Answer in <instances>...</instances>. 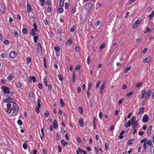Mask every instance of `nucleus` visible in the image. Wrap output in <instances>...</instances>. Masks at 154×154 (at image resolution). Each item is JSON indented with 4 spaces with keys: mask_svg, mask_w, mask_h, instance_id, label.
I'll return each mask as SVG.
<instances>
[{
    "mask_svg": "<svg viewBox=\"0 0 154 154\" xmlns=\"http://www.w3.org/2000/svg\"><path fill=\"white\" fill-rule=\"evenodd\" d=\"M36 78L35 77L30 76L28 78V81L29 83H31L32 81L33 83L36 82Z\"/></svg>",
    "mask_w": 154,
    "mask_h": 154,
    "instance_id": "39448f33",
    "label": "nucleus"
},
{
    "mask_svg": "<svg viewBox=\"0 0 154 154\" xmlns=\"http://www.w3.org/2000/svg\"><path fill=\"white\" fill-rule=\"evenodd\" d=\"M76 140L79 143H81L82 142V140L80 137H77Z\"/></svg>",
    "mask_w": 154,
    "mask_h": 154,
    "instance_id": "0e129e2a",
    "label": "nucleus"
},
{
    "mask_svg": "<svg viewBox=\"0 0 154 154\" xmlns=\"http://www.w3.org/2000/svg\"><path fill=\"white\" fill-rule=\"evenodd\" d=\"M38 39V37L37 35H34L33 39L35 43H37Z\"/></svg>",
    "mask_w": 154,
    "mask_h": 154,
    "instance_id": "ea45409f",
    "label": "nucleus"
},
{
    "mask_svg": "<svg viewBox=\"0 0 154 154\" xmlns=\"http://www.w3.org/2000/svg\"><path fill=\"white\" fill-rule=\"evenodd\" d=\"M49 112L48 111H46L45 112V116L46 118L48 117Z\"/></svg>",
    "mask_w": 154,
    "mask_h": 154,
    "instance_id": "a19ab883",
    "label": "nucleus"
},
{
    "mask_svg": "<svg viewBox=\"0 0 154 154\" xmlns=\"http://www.w3.org/2000/svg\"><path fill=\"white\" fill-rule=\"evenodd\" d=\"M37 49L38 50V52L41 53L42 51V47L41 44L39 42L37 45Z\"/></svg>",
    "mask_w": 154,
    "mask_h": 154,
    "instance_id": "6e6552de",
    "label": "nucleus"
},
{
    "mask_svg": "<svg viewBox=\"0 0 154 154\" xmlns=\"http://www.w3.org/2000/svg\"><path fill=\"white\" fill-rule=\"evenodd\" d=\"M37 105L38 106V107L39 108H41V106L40 104V100L39 98H38L37 100Z\"/></svg>",
    "mask_w": 154,
    "mask_h": 154,
    "instance_id": "e2e57ef3",
    "label": "nucleus"
},
{
    "mask_svg": "<svg viewBox=\"0 0 154 154\" xmlns=\"http://www.w3.org/2000/svg\"><path fill=\"white\" fill-rule=\"evenodd\" d=\"M151 61V58L150 57H148L145 58L144 59V62L147 63H149Z\"/></svg>",
    "mask_w": 154,
    "mask_h": 154,
    "instance_id": "4468645a",
    "label": "nucleus"
},
{
    "mask_svg": "<svg viewBox=\"0 0 154 154\" xmlns=\"http://www.w3.org/2000/svg\"><path fill=\"white\" fill-rule=\"evenodd\" d=\"M92 87V83H89L88 85V87L87 88V91H90Z\"/></svg>",
    "mask_w": 154,
    "mask_h": 154,
    "instance_id": "b1692460",
    "label": "nucleus"
},
{
    "mask_svg": "<svg viewBox=\"0 0 154 154\" xmlns=\"http://www.w3.org/2000/svg\"><path fill=\"white\" fill-rule=\"evenodd\" d=\"M47 79L46 78H45L43 79V82L44 85L45 87L48 86L47 85Z\"/></svg>",
    "mask_w": 154,
    "mask_h": 154,
    "instance_id": "c756f323",
    "label": "nucleus"
},
{
    "mask_svg": "<svg viewBox=\"0 0 154 154\" xmlns=\"http://www.w3.org/2000/svg\"><path fill=\"white\" fill-rule=\"evenodd\" d=\"M143 84V82H139L136 85V87L137 88H138L139 87H141Z\"/></svg>",
    "mask_w": 154,
    "mask_h": 154,
    "instance_id": "a211bd4d",
    "label": "nucleus"
},
{
    "mask_svg": "<svg viewBox=\"0 0 154 154\" xmlns=\"http://www.w3.org/2000/svg\"><path fill=\"white\" fill-rule=\"evenodd\" d=\"M63 11V8H60L58 9V12L60 13H62Z\"/></svg>",
    "mask_w": 154,
    "mask_h": 154,
    "instance_id": "5fc2aeb1",
    "label": "nucleus"
},
{
    "mask_svg": "<svg viewBox=\"0 0 154 154\" xmlns=\"http://www.w3.org/2000/svg\"><path fill=\"white\" fill-rule=\"evenodd\" d=\"M29 97L30 98L32 99L34 97V93L32 91H30L29 93Z\"/></svg>",
    "mask_w": 154,
    "mask_h": 154,
    "instance_id": "e433bc0d",
    "label": "nucleus"
},
{
    "mask_svg": "<svg viewBox=\"0 0 154 154\" xmlns=\"http://www.w3.org/2000/svg\"><path fill=\"white\" fill-rule=\"evenodd\" d=\"M33 26L34 28L31 29L30 31V34L32 36H34L36 34L38 30L37 25L35 23H33Z\"/></svg>",
    "mask_w": 154,
    "mask_h": 154,
    "instance_id": "f03ea898",
    "label": "nucleus"
},
{
    "mask_svg": "<svg viewBox=\"0 0 154 154\" xmlns=\"http://www.w3.org/2000/svg\"><path fill=\"white\" fill-rule=\"evenodd\" d=\"M14 78V77L13 75H10L8 76L7 79H8L9 81H11Z\"/></svg>",
    "mask_w": 154,
    "mask_h": 154,
    "instance_id": "4c0bfd02",
    "label": "nucleus"
},
{
    "mask_svg": "<svg viewBox=\"0 0 154 154\" xmlns=\"http://www.w3.org/2000/svg\"><path fill=\"white\" fill-rule=\"evenodd\" d=\"M27 11L28 13H30L32 10L31 5L29 3L27 4Z\"/></svg>",
    "mask_w": 154,
    "mask_h": 154,
    "instance_id": "0eeeda50",
    "label": "nucleus"
},
{
    "mask_svg": "<svg viewBox=\"0 0 154 154\" xmlns=\"http://www.w3.org/2000/svg\"><path fill=\"white\" fill-rule=\"evenodd\" d=\"M151 30V29L149 27L146 28V29L145 30L144 32V33H147L149 32Z\"/></svg>",
    "mask_w": 154,
    "mask_h": 154,
    "instance_id": "de8ad7c7",
    "label": "nucleus"
},
{
    "mask_svg": "<svg viewBox=\"0 0 154 154\" xmlns=\"http://www.w3.org/2000/svg\"><path fill=\"white\" fill-rule=\"evenodd\" d=\"M154 17V10L152 12V13L149 15V20H152L153 17Z\"/></svg>",
    "mask_w": 154,
    "mask_h": 154,
    "instance_id": "2eb2a0df",
    "label": "nucleus"
},
{
    "mask_svg": "<svg viewBox=\"0 0 154 154\" xmlns=\"http://www.w3.org/2000/svg\"><path fill=\"white\" fill-rule=\"evenodd\" d=\"M72 43V41L70 39H69L66 42V45H67L69 46L71 45Z\"/></svg>",
    "mask_w": 154,
    "mask_h": 154,
    "instance_id": "bb28decb",
    "label": "nucleus"
},
{
    "mask_svg": "<svg viewBox=\"0 0 154 154\" xmlns=\"http://www.w3.org/2000/svg\"><path fill=\"white\" fill-rule=\"evenodd\" d=\"M6 97H7V98L11 102H13V101H14L13 99L9 95H6Z\"/></svg>",
    "mask_w": 154,
    "mask_h": 154,
    "instance_id": "7c9ffc66",
    "label": "nucleus"
},
{
    "mask_svg": "<svg viewBox=\"0 0 154 154\" xmlns=\"http://www.w3.org/2000/svg\"><path fill=\"white\" fill-rule=\"evenodd\" d=\"M146 145H147V144L146 143V142H145L143 144V149H144V150L145 151H146V149L147 148Z\"/></svg>",
    "mask_w": 154,
    "mask_h": 154,
    "instance_id": "864d4df0",
    "label": "nucleus"
},
{
    "mask_svg": "<svg viewBox=\"0 0 154 154\" xmlns=\"http://www.w3.org/2000/svg\"><path fill=\"white\" fill-rule=\"evenodd\" d=\"M105 87V83L104 82L102 85H101V86L100 87V93H102L103 92V89Z\"/></svg>",
    "mask_w": 154,
    "mask_h": 154,
    "instance_id": "aec40b11",
    "label": "nucleus"
},
{
    "mask_svg": "<svg viewBox=\"0 0 154 154\" xmlns=\"http://www.w3.org/2000/svg\"><path fill=\"white\" fill-rule=\"evenodd\" d=\"M124 98H122L120 99L118 102V104L119 105H120L122 102Z\"/></svg>",
    "mask_w": 154,
    "mask_h": 154,
    "instance_id": "69168bd1",
    "label": "nucleus"
},
{
    "mask_svg": "<svg viewBox=\"0 0 154 154\" xmlns=\"http://www.w3.org/2000/svg\"><path fill=\"white\" fill-rule=\"evenodd\" d=\"M98 147L95 146L94 147V148L95 150V153L96 154H98L99 152L98 151L99 149H98Z\"/></svg>",
    "mask_w": 154,
    "mask_h": 154,
    "instance_id": "8fccbe9b",
    "label": "nucleus"
},
{
    "mask_svg": "<svg viewBox=\"0 0 154 154\" xmlns=\"http://www.w3.org/2000/svg\"><path fill=\"white\" fill-rule=\"evenodd\" d=\"M13 106L11 103H8L7 105L6 112L9 114L12 112L11 116H16L19 110V108L17 104L15 102H12Z\"/></svg>",
    "mask_w": 154,
    "mask_h": 154,
    "instance_id": "f257e3e1",
    "label": "nucleus"
},
{
    "mask_svg": "<svg viewBox=\"0 0 154 154\" xmlns=\"http://www.w3.org/2000/svg\"><path fill=\"white\" fill-rule=\"evenodd\" d=\"M53 124L54 125V128H56L58 127V124L57 123V121L56 120L54 119V120Z\"/></svg>",
    "mask_w": 154,
    "mask_h": 154,
    "instance_id": "dca6fc26",
    "label": "nucleus"
},
{
    "mask_svg": "<svg viewBox=\"0 0 154 154\" xmlns=\"http://www.w3.org/2000/svg\"><path fill=\"white\" fill-rule=\"evenodd\" d=\"M69 6V4L68 2H66L65 4V9H66L68 8Z\"/></svg>",
    "mask_w": 154,
    "mask_h": 154,
    "instance_id": "09e8293b",
    "label": "nucleus"
},
{
    "mask_svg": "<svg viewBox=\"0 0 154 154\" xmlns=\"http://www.w3.org/2000/svg\"><path fill=\"white\" fill-rule=\"evenodd\" d=\"M146 143L147 145H148L149 146H150L152 145V142L151 140H149L147 141L146 142Z\"/></svg>",
    "mask_w": 154,
    "mask_h": 154,
    "instance_id": "79ce46f5",
    "label": "nucleus"
},
{
    "mask_svg": "<svg viewBox=\"0 0 154 154\" xmlns=\"http://www.w3.org/2000/svg\"><path fill=\"white\" fill-rule=\"evenodd\" d=\"M58 78L59 79L60 81H62L63 80V78L62 76L60 74H58Z\"/></svg>",
    "mask_w": 154,
    "mask_h": 154,
    "instance_id": "6e6d98bb",
    "label": "nucleus"
},
{
    "mask_svg": "<svg viewBox=\"0 0 154 154\" xmlns=\"http://www.w3.org/2000/svg\"><path fill=\"white\" fill-rule=\"evenodd\" d=\"M3 102L4 103H7L8 102H10L12 103V102H11V101L8 99L7 98L5 99L4 100Z\"/></svg>",
    "mask_w": 154,
    "mask_h": 154,
    "instance_id": "4d7b16f0",
    "label": "nucleus"
},
{
    "mask_svg": "<svg viewBox=\"0 0 154 154\" xmlns=\"http://www.w3.org/2000/svg\"><path fill=\"white\" fill-rule=\"evenodd\" d=\"M1 89L3 90V92L5 94H10V88L8 87L2 86L1 87Z\"/></svg>",
    "mask_w": 154,
    "mask_h": 154,
    "instance_id": "7ed1b4c3",
    "label": "nucleus"
},
{
    "mask_svg": "<svg viewBox=\"0 0 154 154\" xmlns=\"http://www.w3.org/2000/svg\"><path fill=\"white\" fill-rule=\"evenodd\" d=\"M80 67H81V66L79 64H77L76 65V67H75V71L76 72H78L80 68Z\"/></svg>",
    "mask_w": 154,
    "mask_h": 154,
    "instance_id": "412c9836",
    "label": "nucleus"
},
{
    "mask_svg": "<svg viewBox=\"0 0 154 154\" xmlns=\"http://www.w3.org/2000/svg\"><path fill=\"white\" fill-rule=\"evenodd\" d=\"M131 69V67L130 66L126 67L125 68V69L124 71V72L125 73H127Z\"/></svg>",
    "mask_w": 154,
    "mask_h": 154,
    "instance_id": "393cba45",
    "label": "nucleus"
},
{
    "mask_svg": "<svg viewBox=\"0 0 154 154\" xmlns=\"http://www.w3.org/2000/svg\"><path fill=\"white\" fill-rule=\"evenodd\" d=\"M1 11L3 14H4L5 12V7L4 6H2L1 8Z\"/></svg>",
    "mask_w": 154,
    "mask_h": 154,
    "instance_id": "cd10ccee",
    "label": "nucleus"
},
{
    "mask_svg": "<svg viewBox=\"0 0 154 154\" xmlns=\"http://www.w3.org/2000/svg\"><path fill=\"white\" fill-rule=\"evenodd\" d=\"M54 49L57 52H59L60 50V48L58 46H55Z\"/></svg>",
    "mask_w": 154,
    "mask_h": 154,
    "instance_id": "3c124183",
    "label": "nucleus"
},
{
    "mask_svg": "<svg viewBox=\"0 0 154 154\" xmlns=\"http://www.w3.org/2000/svg\"><path fill=\"white\" fill-rule=\"evenodd\" d=\"M18 124L20 126L21 125L23 124V122L20 120H18L17 121Z\"/></svg>",
    "mask_w": 154,
    "mask_h": 154,
    "instance_id": "bf43d9fd",
    "label": "nucleus"
},
{
    "mask_svg": "<svg viewBox=\"0 0 154 154\" xmlns=\"http://www.w3.org/2000/svg\"><path fill=\"white\" fill-rule=\"evenodd\" d=\"M149 120L148 116L146 114H145L142 119V121L143 123L146 122Z\"/></svg>",
    "mask_w": 154,
    "mask_h": 154,
    "instance_id": "423d86ee",
    "label": "nucleus"
},
{
    "mask_svg": "<svg viewBox=\"0 0 154 154\" xmlns=\"http://www.w3.org/2000/svg\"><path fill=\"white\" fill-rule=\"evenodd\" d=\"M80 47L78 46H76L75 47V50L77 52H79L80 51Z\"/></svg>",
    "mask_w": 154,
    "mask_h": 154,
    "instance_id": "49530a36",
    "label": "nucleus"
},
{
    "mask_svg": "<svg viewBox=\"0 0 154 154\" xmlns=\"http://www.w3.org/2000/svg\"><path fill=\"white\" fill-rule=\"evenodd\" d=\"M152 129V127L151 126H150L149 127L148 129H147V135H150L151 134V130Z\"/></svg>",
    "mask_w": 154,
    "mask_h": 154,
    "instance_id": "f3484780",
    "label": "nucleus"
},
{
    "mask_svg": "<svg viewBox=\"0 0 154 154\" xmlns=\"http://www.w3.org/2000/svg\"><path fill=\"white\" fill-rule=\"evenodd\" d=\"M146 91L144 90H142L141 91V95H143L145 96L146 95Z\"/></svg>",
    "mask_w": 154,
    "mask_h": 154,
    "instance_id": "774afa93",
    "label": "nucleus"
},
{
    "mask_svg": "<svg viewBox=\"0 0 154 154\" xmlns=\"http://www.w3.org/2000/svg\"><path fill=\"white\" fill-rule=\"evenodd\" d=\"M60 102L61 105V106L62 107L64 106L65 104L64 102H63L62 99L61 98L60 99Z\"/></svg>",
    "mask_w": 154,
    "mask_h": 154,
    "instance_id": "58836bf2",
    "label": "nucleus"
},
{
    "mask_svg": "<svg viewBox=\"0 0 154 154\" xmlns=\"http://www.w3.org/2000/svg\"><path fill=\"white\" fill-rule=\"evenodd\" d=\"M141 20L140 19V18H138L137 20L135 22V23L136 24H137V25L141 23Z\"/></svg>",
    "mask_w": 154,
    "mask_h": 154,
    "instance_id": "c03bdc74",
    "label": "nucleus"
},
{
    "mask_svg": "<svg viewBox=\"0 0 154 154\" xmlns=\"http://www.w3.org/2000/svg\"><path fill=\"white\" fill-rule=\"evenodd\" d=\"M43 64L45 68H47V65L46 60V58L45 57H44L43 58Z\"/></svg>",
    "mask_w": 154,
    "mask_h": 154,
    "instance_id": "5701e85b",
    "label": "nucleus"
},
{
    "mask_svg": "<svg viewBox=\"0 0 154 154\" xmlns=\"http://www.w3.org/2000/svg\"><path fill=\"white\" fill-rule=\"evenodd\" d=\"M131 126V124L126 123L125 124V126L126 128H127L128 127H130Z\"/></svg>",
    "mask_w": 154,
    "mask_h": 154,
    "instance_id": "338daca9",
    "label": "nucleus"
},
{
    "mask_svg": "<svg viewBox=\"0 0 154 154\" xmlns=\"http://www.w3.org/2000/svg\"><path fill=\"white\" fill-rule=\"evenodd\" d=\"M23 147L24 149L26 150L27 148V144L26 143H24L23 145Z\"/></svg>",
    "mask_w": 154,
    "mask_h": 154,
    "instance_id": "603ef678",
    "label": "nucleus"
},
{
    "mask_svg": "<svg viewBox=\"0 0 154 154\" xmlns=\"http://www.w3.org/2000/svg\"><path fill=\"white\" fill-rule=\"evenodd\" d=\"M144 107H141L140 109L139 110L138 112H137V115H139L140 114H142L144 112Z\"/></svg>",
    "mask_w": 154,
    "mask_h": 154,
    "instance_id": "ddd939ff",
    "label": "nucleus"
},
{
    "mask_svg": "<svg viewBox=\"0 0 154 154\" xmlns=\"http://www.w3.org/2000/svg\"><path fill=\"white\" fill-rule=\"evenodd\" d=\"M136 117L135 116H133L132 117V118L131 119V125L135 122L136 121H135V120H136Z\"/></svg>",
    "mask_w": 154,
    "mask_h": 154,
    "instance_id": "4be33fe9",
    "label": "nucleus"
},
{
    "mask_svg": "<svg viewBox=\"0 0 154 154\" xmlns=\"http://www.w3.org/2000/svg\"><path fill=\"white\" fill-rule=\"evenodd\" d=\"M134 92L133 91H131L126 94V96L130 97L133 94Z\"/></svg>",
    "mask_w": 154,
    "mask_h": 154,
    "instance_id": "37998d69",
    "label": "nucleus"
},
{
    "mask_svg": "<svg viewBox=\"0 0 154 154\" xmlns=\"http://www.w3.org/2000/svg\"><path fill=\"white\" fill-rule=\"evenodd\" d=\"M104 146H105V151H107V150L108 148V145L106 143H105Z\"/></svg>",
    "mask_w": 154,
    "mask_h": 154,
    "instance_id": "13d9d810",
    "label": "nucleus"
},
{
    "mask_svg": "<svg viewBox=\"0 0 154 154\" xmlns=\"http://www.w3.org/2000/svg\"><path fill=\"white\" fill-rule=\"evenodd\" d=\"M151 94V90H148L147 91V92L145 96V98L146 99H147L150 95Z\"/></svg>",
    "mask_w": 154,
    "mask_h": 154,
    "instance_id": "9d476101",
    "label": "nucleus"
},
{
    "mask_svg": "<svg viewBox=\"0 0 154 154\" xmlns=\"http://www.w3.org/2000/svg\"><path fill=\"white\" fill-rule=\"evenodd\" d=\"M16 87L18 88H20L22 86V84L20 82H18L16 83Z\"/></svg>",
    "mask_w": 154,
    "mask_h": 154,
    "instance_id": "72a5a7b5",
    "label": "nucleus"
},
{
    "mask_svg": "<svg viewBox=\"0 0 154 154\" xmlns=\"http://www.w3.org/2000/svg\"><path fill=\"white\" fill-rule=\"evenodd\" d=\"M28 31V29L26 28H23L22 29L23 33L25 34H27Z\"/></svg>",
    "mask_w": 154,
    "mask_h": 154,
    "instance_id": "2f4dec72",
    "label": "nucleus"
},
{
    "mask_svg": "<svg viewBox=\"0 0 154 154\" xmlns=\"http://www.w3.org/2000/svg\"><path fill=\"white\" fill-rule=\"evenodd\" d=\"M61 143L63 146H65L68 144V143L67 142H65V141L63 140H61Z\"/></svg>",
    "mask_w": 154,
    "mask_h": 154,
    "instance_id": "f704fd0d",
    "label": "nucleus"
},
{
    "mask_svg": "<svg viewBox=\"0 0 154 154\" xmlns=\"http://www.w3.org/2000/svg\"><path fill=\"white\" fill-rule=\"evenodd\" d=\"M14 34L15 36L18 37L19 36V34L18 33V32L16 29H14Z\"/></svg>",
    "mask_w": 154,
    "mask_h": 154,
    "instance_id": "6ab92c4d",
    "label": "nucleus"
},
{
    "mask_svg": "<svg viewBox=\"0 0 154 154\" xmlns=\"http://www.w3.org/2000/svg\"><path fill=\"white\" fill-rule=\"evenodd\" d=\"M76 9V7H75L73 6L72 7V9L71 11V12L72 14H74L75 13Z\"/></svg>",
    "mask_w": 154,
    "mask_h": 154,
    "instance_id": "473e14b6",
    "label": "nucleus"
},
{
    "mask_svg": "<svg viewBox=\"0 0 154 154\" xmlns=\"http://www.w3.org/2000/svg\"><path fill=\"white\" fill-rule=\"evenodd\" d=\"M132 127L134 128H138L139 124L137 123V122L136 121L135 122L131 125Z\"/></svg>",
    "mask_w": 154,
    "mask_h": 154,
    "instance_id": "f8f14e48",
    "label": "nucleus"
},
{
    "mask_svg": "<svg viewBox=\"0 0 154 154\" xmlns=\"http://www.w3.org/2000/svg\"><path fill=\"white\" fill-rule=\"evenodd\" d=\"M31 59L30 57L28 56L26 58V62L27 64H29L31 62Z\"/></svg>",
    "mask_w": 154,
    "mask_h": 154,
    "instance_id": "c9c22d12",
    "label": "nucleus"
},
{
    "mask_svg": "<svg viewBox=\"0 0 154 154\" xmlns=\"http://www.w3.org/2000/svg\"><path fill=\"white\" fill-rule=\"evenodd\" d=\"M83 122L84 119L82 118H80L79 119L78 123L80 126L82 127H83Z\"/></svg>",
    "mask_w": 154,
    "mask_h": 154,
    "instance_id": "9b49d317",
    "label": "nucleus"
},
{
    "mask_svg": "<svg viewBox=\"0 0 154 154\" xmlns=\"http://www.w3.org/2000/svg\"><path fill=\"white\" fill-rule=\"evenodd\" d=\"M75 74L74 72L73 73L72 75V81L74 82L75 81Z\"/></svg>",
    "mask_w": 154,
    "mask_h": 154,
    "instance_id": "680f3d73",
    "label": "nucleus"
},
{
    "mask_svg": "<svg viewBox=\"0 0 154 154\" xmlns=\"http://www.w3.org/2000/svg\"><path fill=\"white\" fill-rule=\"evenodd\" d=\"M92 5L91 3H88L85 5V9L86 11L88 12H90L91 10Z\"/></svg>",
    "mask_w": 154,
    "mask_h": 154,
    "instance_id": "20e7f679",
    "label": "nucleus"
},
{
    "mask_svg": "<svg viewBox=\"0 0 154 154\" xmlns=\"http://www.w3.org/2000/svg\"><path fill=\"white\" fill-rule=\"evenodd\" d=\"M78 110L79 113L81 114H82L83 113V109L82 106H80L79 107Z\"/></svg>",
    "mask_w": 154,
    "mask_h": 154,
    "instance_id": "a878e982",
    "label": "nucleus"
},
{
    "mask_svg": "<svg viewBox=\"0 0 154 154\" xmlns=\"http://www.w3.org/2000/svg\"><path fill=\"white\" fill-rule=\"evenodd\" d=\"M16 54L14 51H11L9 54V56L12 58H14L16 57Z\"/></svg>",
    "mask_w": 154,
    "mask_h": 154,
    "instance_id": "1a4fd4ad",
    "label": "nucleus"
},
{
    "mask_svg": "<svg viewBox=\"0 0 154 154\" xmlns=\"http://www.w3.org/2000/svg\"><path fill=\"white\" fill-rule=\"evenodd\" d=\"M83 150L82 149L79 147L78 148V149L76 151H77L79 153H82L83 152Z\"/></svg>",
    "mask_w": 154,
    "mask_h": 154,
    "instance_id": "052dcab7",
    "label": "nucleus"
},
{
    "mask_svg": "<svg viewBox=\"0 0 154 154\" xmlns=\"http://www.w3.org/2000/svg\"><path fill=\"white\" fill-rule=\"evenodd\" d=\"M41 132L42 133V136L41 135L40 137L41 138L42 140L44 137V129L43 128L41 129Z\"/></svg>",
    "mask_w": 154,
    "mask_h": 154,
    "instance_id": "c85d7f7f",
    "label": "nucleus"
},
{
    "mask_svg": "<svg viewBox=\"0 0 154 154\" xmlns=\"http://www.w3.org/2000/svg\"><path fill=\"white\" fill-rule=\"evenodd\" d=\"M19 6L22 9H26L25 5L23 3H20V4Z\"/></svg>",
    "mask_w": 154,
    "mask_h": 154,
    "instance_id": "a18cd8bd",
    "label": "nucleus"
}]
</instances>
